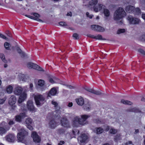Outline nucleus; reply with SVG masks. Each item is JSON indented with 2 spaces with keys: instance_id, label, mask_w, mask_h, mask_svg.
I'll use <instances>...</instances> for the list:
<instances>
[{
  "instance_id": "f257e3e1",
  "label": "nucleus",
  "mask_w": 145,
  "mask_h": 145,
  "mask_svg": "<svg viewBox=\"0 0 145 145\" xmlns=\"http://www.w3.org/2000/svg\"><path fill=\"white\" fill-rule=\"evenodd\" d=\"M28 135L27 131L24 129L21 128L17 135L18 140L22 142H24L25 140Z\"/></svg>"
},
{
  "instance_id": "f03ea898",
  "label": "nucleus",
  "mask_w": 145,
  "mask_h": 145,
  "mask_svg": "<svg viewBox=\"0 0 145 145\" xmlns=\"http://www.w3.org/2000/svg\"><path fill=\"white\" fill-rule=\"evenodd\" d=\"M36 105L39 106L42 105L45 101V98L42 95L37 94L34 97Z\"/></svg>"
},
{
  "instance_id": "7ed1b4c3",
  "label": "nucleus",
  "mask_w": 145,
  "mask_h": 145,
  "mask_svg": "<svg viewBox=\"0 0 145 145\" xmlns=\"http://www.w3.org/2000/svg\"><path fill=\"white\" fill-rule=\"evenodd\" d=\"M31 14L32 15H33L34 17L27 15H26L25 16L31 19L36 20L38 21L42 22H43V21L39 18L40 17V16L39 14L36 12H33Z\"/></svg>"
},
{
  "instance_id": "20e7f679",
  "label": "nucleus",
  "mask_w": 145,
  "mask_h": 145,
  "mask_svg": "<svg viewBox=\"0 0 145 145\" xmlns=\"http://www.w3.org/2000/svg\"><path fill=\"white\" fill-rule=\"evenodd\" d=\"M27 117V115L25 112H21L19 114L16 115L15 117L16 121L20 123L22 121V120Z\"/></svg>"
},
{
  "instance_id": "39448f33",
  "label": "nucleus",
  "mask_w": 145,
  "mask_h": 145,
  "mask_svg": "<svg viewBox=\"0 0 145 145\" xmlns=\"http://www.w3.org/2000/svg\"><path fill=\"white\" fill-rule=\"evenodd\" d=\"M31 137L33 138L34 142L36 143H39L41 139L37 133L35 131H33L31 135Z\"/></svg>"
},
{
  "instance_id": "423d86ee",
  "label": "nucleus",
  "mask_w": 145,
  "mask_h": 145,
  "mask_svg": "<svg viewBox=\"0 0 145 145\" xmlns=\"http://www.w3.org/2000/svg\"><path fill=\"white\" fill-rule=\"evenodd\" d=\"M61 126L66 128L70 127V123L68 120L65 118H63L61 120Z\"/></svg>"
},
{
  "instance_id": "0eeeda50",
  "label": "nucleus",
  "mask_w": 145,
  "mask_h": 145,
  "mask_svg": "<svg viewBox=\"0 0 145 145\" xmlns=\"http://www.w3.org/2000/svg\"><path fill=\"white\" fill-rule=\"evenodd\" d=\"M127 19L129 21L130 23L132 24H138L140 21L138 19L133 18L131 16H128L127 17Z\"/></svg>"
},
{
  "instance_id": "6e6552de",
  "label": "nucleus",
  "mask_w": 145,
  "mask_h": 145,
  "mask_svg": "<svg viewBox=\"0 0 145 145\" xmlns=\"http://www.w3.org/2000/svg\"><path fill=\"white\" fill-rule=\"evenodd\" d=\"M122 18V17L115 11L114 12L113 16V19L114 20L117 21L118 23H119L120 24H121L122 23V21L120 20L119 22V21Z\"/></svg>"
},
{
  "instance_id": "1a4fd4ad",
  "label": "nucleus",
  "mask_w": 145,
  "mask_h": 145,
  "mask_svg": "<svg viewBox=\"0 0 145 145\" xmlns=\"http://www.w3.org/2000/svg\"><path fill=\"white\" fill-rule=\"evenodd\" d=\"M79 117L76 116L72 120V124L73 126L77 127L79 124L82 123L81 122L79 121Z\"/></svg>"
},
{
  "instance_id": "9d476101",
  "label": "nucleus",
  "mask_w": 145,
  "mask_h": 145,
  "mask_svg": "<svg viewBox=\"0 0 145 145\" xmlns=\"http://www.w3.org/2000/svg\"><path fill=\"white\" fill-rule=\"evenodd\" d=\"M88 138V137L86 135L83 134L78 137V140L80 143H83L85 142Z\"/></svg>"
},
{
  "instance_id": "9b49d317",
  "label": "nucleus",
  "mask_w": 145,
  "mask_h": 145,
  "mask_svg": "<svg viewBox=\"0 0 145 145\" xmlns=\"http://www.w3.org/2000/svg\"><path fill=\"white\" fill-rule=\"evenodd\" d=\"M89 117V116L86 115H81L80 117H79V121L81 122L82 123L80 124V125H84L86 124V121L87 119Z\"/></svg>"
},
{
  "instance_id": "f8f14e48",
  "label": "nucleus",
  "mask_w": 145,
  "mask_h": 145,
  "mask_svg": "<svg viewBox=\"0 0 145 145\" xmlns=\"http://www.w3.org/2000/svg\"><path fill=\"white\" fill-rule=\"evenodd\" d=\"M116 11V12L120 14L123 18L126 15V13L125 10L122 7H120L118 8Z\"/></svg>"
},
{
  "instance_id": "ddd939ff",
  "label": "nucleus",
  "mask_w": 145,
  "mask_h": 145,
  "mask_svg": "<svg viewBox=\"0 0 145 145\" xmlns=\"http://www.w3.org/2000/svg\"><path fill=\"white\" fill-rule=\"evenodd\" d=\"M52 104L54 105L56 109V112L59 114L61 113V111L60 110V108L58 106V103L54 100L52 101Z\"/></svg>"
},
{
  "instance_id": "4468645a",
  "label": "nucleus",
  "mask_w": 145,
  "mask_h": 145,
  "mask_svg": "<svg viewBox=\"0 0 145 145\" xmlns=\"http://www.w3.org/2000/svg\"><path fill=\"white\" fill-rule=\"evenodd\" d=\"M5 138L6 140L8 142H13L14 141L15 137L12 134H9L6 136Z\"/></svg>"
},
{
  "instance_id": "2eb2a0df",
  "label": "nucleus",
  "mask_w": 145,
  "mask_h": 145,
  "mask_svg": "<svg viewBox=\"0 0 145 145\" xmlns=\"http://www.w3.org/2000/svg\"><path fill=\"white\" fill-rule=\"evenodd\" d=\"M33 101H29L27 103V106L28 110L31 111H33L35 108L33 104Z\"/></svg>"
},
{
  "instance_id": "dca6fc26",
  "label": "nucleus",
  "mask_w": 145,
  "mask_h": 145,
  "mask_svg": "<svg viewBox=\"0 0 145 145\" xmlns=\"http://www.w3.org/2000/svg\"><path fill=\"white\" fill-rule=\"evenodd\" d=\"M27 97V94L24 92L21 94L19 97L18 100V102L19 103H21L24 101Z\"/></svg>"
},
{
  "instance_id": "f3484780",
  "label": "nucleus",
  "mask_w": 145,
  "mask_h": 145,
  "mask_svg": "<svg viewBox=\"0 0 145 145\" xmlns=\"http://www.w3.org/2000/svg\"><path fill=\"white\" fill-rule=\"evenodd\" d=\"M58 125L59 123H56L54 120L50 121L49 123V127L52 129H54Z\"/></svg>"
},
{
  "instance_id": "a211bd4d",
  "label": "nucleus",
  "mask_w": 145,
  "mask_h": 145,
  "mask_svg": "<svg viewBox=\"0 0 145 145\" xmlns=\"http://www.w3.org/2000/svg\"><path fill=\"white\" fill-rule=\"evenodd\" d=\"M85 89L88 91L97 95H100L101 94V93L99 91H96L93 89L88 88H86Z\"/></svg>"
},
{
  "instance_id": "6ab92c4d",
  "label": "nucleus",
  "mask_w": 145,
  "mask_h": 145,
  "mask_svg": "<svg viewBox=\"0 0 145 145\" xmlns=\"http://www.w3.org/2000/svg\"><path fill=\"white\" fill-rule=\"evenodd\" d=\"M16 101V100L15 97L14 95H12L9 99L8 103L10 105H12L15 103Z\"/></svg>"
},
{
  "instance_id": "aec40b11",
  "label": "nucleus",
  "mask_w": 145,
  "mask_h": 145,
  "mask_svg": "<svg viewBox=\"0 0 145 145\" xmlns=\"http://www.w3.org/2000/svg\"><path fill=\"white\" fill-rule=\"evenodd\" d=\"M126 11L129 13H131L134 12L135 7L132 6L128 5L125 8Z\"/></svg>"
},
{
  "instance_id": "412c9836",
  "label": "nucleus",
  "mask_w": 145,
  "mask_h": 145,
  "mask_svg": "<svg viewBox=\"0 0 145 145\" xmlns=\"http://www.w3.org/2000/svg\"><path fill=\"white\" fill-rule=\"evenodd\" d=\"M23 91L22 89L20 87H18L16 88L14 91V94L17 95H20L22 92Z\"/></svg>"
},
{
  "instance_id": "4be33fe9",
  "label": "nucleus",
  "mask_w": 145,
  "mask_h": 145,
  "mask_svg": "<svg viewBox=\"0 0 145 145\" xmlns=\"http://www.w3.org/2000/svg\"><path fill=\"white\" fill-rule=\"evenodd\" d=\"M76 103L78 105L82 106L84 104V100L83 98L80 97L76 99Z\"/></svg>"
},
{
  "instance_id": "5701e85b",
  "label": "nucleus",
  "mask_w": 145,
  "mask_h": 145,
  "mask_svg": "<svg viewBox=\"0 0 145 145\" xmlns=\"http://www.w3.org/2000/svg\"><path fill=\"white\" fill-rule=\"evenodd\" d=\"M94 26H95V27H97V28L96 29L97 31L102 32L105 31V29L103 27H101L99 25H93L92 27Z\"/></svg>"
},
{
  "instance_id": "b1692460",
  "label": "nucleus",
  "mask_w": 145,
  "mask_h": 145,
  "mask_svg": "<svg viewBox=\"0 0 145 145\" xmlns=\"http://www.w3.org/2000/svg\"><path fill=\"white\" fill-rule=\"evenodd\" d=\"M37 64L32 62H28L27 64V67L29 69H35Z\"/></svg>"
},
{
  "instance_id": "393cba45",
  "label": "nucleus",
  "mask_w": 145,
  "mask_h": 145,
  "mask_svg": "<svg viewBox=\"0 0 145 145\" xmlns=\"http://www.w3.org/2000/svg\"><path fill=\"white\" fill-rule=\"evenodd\" d=\"M121 102L122 103L125 105H131L132 104V103L129 101L127 100H124L122 99L121 100Z\"/></svg>"
},
{
  "instance_id": "a878e982",
  "label": "nucleus",
  "mask_w": 145,
  "mask_h": 145,
  "mask_svg": "<svg viewBox=\"0 0 145 145\" xmlns=\"http://www.w3.org/2000/svg\"><path fill=\"white\" fill-rule=\"evenodd\" d=\"M56 93L57 90L56 89L54 88H53L50 90V94L52 95H54L56 94Z\"/></svg>"
},
{
  "instance_id": "bb28decb",
  "label": "nucleus",
  "mask_w": 145,
  "mask_h": 145,
  "mask_svg": "<svg viewBox=\"0 0 145 145\" xmlns=\"http://www.w3.org/2000/svg\"><path fill=\"white\" fill-rule=\"evenodd\" d=\"M4 46L6 50H10V47L11 46L10 44L7 42L4 43Z\"/></svg>"
},
{
  "instance_id": "cd10ccee",
  "label": "nucleus",
  "mask_w": 145,
  "mask_h": 145,
  "mask_svg": "<svg viewBox=\"0 0 145 145\" xmlns=\"http://www.w3.org/2000/svg\"><path fill=\"white\" fill-rule=\"evenodd\" d=\"M25 122L27 125H30L32 123V120L31 118H28L25 119Z\"/></svg>"
},
{
  "instance_id": "c85d7f7f",
  "label": "nucleus",
  "mask_w": 145,
  "mask_h": 145,
  "mask_svg": "<svg viewBox=\"0 0 145 145\" xmlns=\"http://www.w3.org/2000/svg\"><path fill=\"white\" fill-rule=\"evenodd\" d=\"M104 12L105 15L106 17L109 16L110 15L109 10L107 9H104Z\"/></svg>"
},
{
  "instance_id": "c756f323",
  "label": "nucleus",
  "mask_w": 145,
  "mask_h": 145,
  "mask_svg": "<svg viewBox=\"0 0 145 145\" xmlns=\"http://www.w3.org/2000/svg\"><path fill=\"white\" fill-rule=\"evenodd\" d=\"M95 39L102 40H105L106 39L105 38H103L101 35H98L97 36H95Z\"/></svg>"
},
{
  "instance_id": "7c9ffc66",
  "label": "nucleus",
  "mask_w": 145,
  "mask_h": 145,
  "mask_svg": "<svg viewBox=\"0 0 145 145\" xmlns=\"http://www.w3.org/2000/svg\"><path fill=\"white\" fill-rule=\"evenodd\" d=\"M12 87L11 86H9L7 88L6 91L8 93H10L12 92Z\"/></svg>"
},
{
  "instance_id": "2f4dec72",
  "label": "nucleus",
  "mask_w": 145,
  "mask_h": 145,
  "mask_svg": "<svg viewBox=\"0 0 145 145\" xmlns=\"http://www.w3.org/2000/svg\"><path fill=\"white\" fill-rule=\"evenodd\" d=\"M104 130L103 129L100 127H98L96 129V133L97 134H100L103 132Z\"/></svg>"
},
{
  "instance_id": "473e14b6",
  "label": "nucleus",
  "mask_w": 145,
  "mask_h": 145,
  "mask_svg": "<svg viewBox=\"0 0 145 145\" xmlns=\"http://www.w3.org/2000/svg\"><path fill=\"white\" fill-rule=\"evenodd\" d=\"M125 32V29H119L117 32V34L119 35L122 33H123Z\"/></svg>"
},
{
  "instance_id": "72a5a7b5",
  "label": "nucleus",
  "mask_w": 145,
  "mask_h": 145,
  "mask_svg": "<svg viewBox=\"0 0 145 145\" xmlns=\"http://www.w3.org/2000/svg\"><path fill=\"white\" fill-rule=\"evenodd\" d=\"M84 109L86 110H89L90 107L89 103H87L86 104L85 103L84 106Z\"/></svg>"
},
{
  "instance_id": "f704fd0d",
  "label": "nucleus",
  "mask_w": 145,
  "mask_h": 145,
  "mask_svg": "<svg viewBox=\"0 0 145 145\" xmlns=\"http://www.w3.org/2000/svg\"><path fill=\"white\" fill-rule=\"evenodd\" d=\"M0 57L5 63H6L7 62V61L5 59V55L3 54H0Z\"/></svg>"
},
{
  "instance_id": "c9c22d12",
  "label": "nucleus",
  "mask_w": 145,
  "mask_h": 145,
  "mask_svg": "<svg viewBox=\"0 0 145 145\" xmlns=\"http://www.w3.org/2000/svg\"><path fill=\"white\" fill-rule=\"evenodd\" d=\"M44 82L43 80L40 79L38 81V86L42 87L44 85Z\"/></svg>"
},
{
  "instance_id": "e433bc0d",
  "label": "nucleus",
  "mask_w": 145,
  "mask_h": 145,
  "mask_svg": "<svg viewBox=\"0 0 145 145\" xmlns=\"http://www.w3.org/2000/svg\"><path fill=\"white\" fill-rule=\"evenodd\" d=\"M97 2V0H91L89 2V4L90 5H93L96 4Z\"/></svg>"
},
{
  "instance_id": "4c0bfd02",
  "label": "nucleus",
  "mask_w": 145,
  "mask_h": 145,
  "mask_svg": "<svg viewBox=\"0 0 145 145\" xmlns=\"http://www.w3.org/2000/svg\"><path fill=\"white\" fill-rule=\"evenodd\" d=\"M129 112H140L139 110L135 108L129 109Z\"/></svg>"
},
{
  "instance_id": "58836bf2",
  "label": "nucleus",
  "mask_w": 145,
  "mask_h": 145,
  "mask_svg": "<svg viewBox=\"0 0 145 145\" xmlns=\"http://www.w3.org/2000/svg\"><path fill=\"white\" fill-rule=\"evenodd\" d=\"M7 131V130H5L4 128L2 127H0V134L2 135L5 133Z\"/></svg>"
},
{
  "instance_id": "ea45409f",
  "label": "nucleus",
  "mask_w": 145,
  "mask_h": 145,
  "mask_svg": "<svg viewBox=\"0 0 145 145\" xmlns=\"http://www.w3.org/2000/svg\"><path fill=\"white\" fill-rule=\"evenodd\" d=\"M110 133L113 134H115L117 132V130L113 128H111L109 131Z\"/></svg>"
},
{
  "instance_id": "a19ab883",
  "label": "nucleus",
  "mask_w": 145,
  "mask_h": 145,
  "mask_svg": "<svg viewBox=\"0 0 145 145\" xmlns=\"http://www.w3.org/2000/svg\"><path fill=\"white\" fill-rule=\"evenodd\" d=\"M36 68H35V69L43 71H44V70L41 67L39 66L38 65H37L36 66Z\"/></svg>"
},
{
  "instance_id": "79ce46f5",
  "label": "nucleus",
  "mask_w": 145,
  "mask_h": 145,
  "mask_svg": "<svg viewBox=\"0 0 145 145\" xmlns=\"http://www.w3.org/2000/svg\"><path fill=\"white\" fill-rule=\"evenodd\" d=\"M140 40L142 41H145V34L141 35L139 38Z\"/></svg>"
},
{
  "instance_id": "37998d69",
  "label": "nucleus",
  "mask_w": 145,
  "mask_h": 145,
  "mask_svg": "<svg viewBox=\"0 0 145 145\" xmlns=\"http://www.w3.org/2000/svg\"><path fill=\"white\" fill-rule=\"evenodd\" d=\"M58 133L59 134H63L65 132V130L62 129H60L57 130Z\"/></svg>"
},
{
  "instance_id": "c03bdc74",
  "label": "nucleus",
  "mask_w": 145,
  "mask_h": 145,
  "mask_svg": "<svg viewBox=\"0 0 145 145\" xmlns=\"http://www.w3.org/2000/svg\"><path fill=\"white\" fill-rule=\"evenodd\" d=\"M59 24L61 26H67V24L64 22H59Z\"/></svg>"
},
{
  "instance_id": "a18cd8bd",
  "label": "nucleus",
  "mask_w": 145,
  "mask_h": 145,
  "mask_svg": "<svg viewBox=\"0 0 145 145\" xmlns=\"http://www.w3.org/2000/svg\"><path fill=\"white\" fill-rule=\"evenodd\" d=\"M73 37L75 38V39H79V35L76 33H74L72 36Z\"/></svg>"
},
{
  "instance_id": "49530a36",
  "label": "nucleus",
  "mask_w": 145,
  "mask_h": 145,
  "mask_svg": "<svg viewBox=\"0 0 145 145\" xmlns=\"http://www.w3.org/2000/svg\"><path fill=\"white\" fill-rule=\"evenodd\" d=\"M21 57H27L26 55L25 54V53L23 52V51L21 52V53L19 54Z\"/></svg>"
},
{
  "instance_id": "de8ad7c7",
  "label": "nucleus",
  "mask_w": 145,
  "mask_h": 145,
  "mask_svg": "<svg viewBox=\"0 0 145 145\" xmlns=\"http://www.w3.org/2000/svg\"><path fill=\"white\" fill-rule=\"evenodd\" d=\"M60 84L66 86L67 87H68L70 89H73L74 88L73 86H71V85H68L67 84H63V83H60Z\"/></svg>"
},
{
  "instance_id": "09e8293b",
  "label": "nucleus",
  "mask_w": 145,
  "mask_h": 145,
  "mask_svg": "<svg viewBox=\"0 0 145 145\" xmlns=\"http://www.w3.org/2000/svg\"><path fill=\"white\" fill-rule=\"evenodd\" d=\"M49 81L51 83H57V81L56 80H54L53 78H50L49 79Z\"/></svg>"
},
{
  "instance_id": "8fccbe9b",
  "label": "nucleus",
  "mask_w": 145,
  "mask_h": 145,
  "mask_svg": "<svg viewBox=\"0 0 145 145\" xmlns=\"http://www.w3.org/2000/svg\"><path fill=\"white\" fill-rule=\"evenodd\" d=\"M138 51L142 54L145 55V51L141 49H139L138 50Z\"/></svg>"
},
{
  "instance_id": "3c124183",
  "label": "nucleus",
  "mask_w": 145,
  "mask_h": 145,
  "mask_svg": "<svg viewBox=\"0 0 145 145\" xmlns=\"http://www.w3.org/2000/svg\"><path fill=\"white\" fill-rule=\"evenodd\" d=\"M86 15L88 17H89L90 18H91L93 16L92 14L90 15L89 13L88 12H86Z\"/></svg>"
},
{
  "instance_id": "603ef678",
  "label": "nucleus",
  "mask_w": 145,
  "mask_h": 145,
  "mask_svg": "<svg viewBox=\"0 0 145 145\" xmlns=\"http://www.w3.org/2000/svg\"><path fill=\"white\" fill-rule=\"evenodd\" d=\"M0 37L2 38L5 39L6 40H7L8 39V38L5 36L0 33Z\"/></svg>"
},
{
  "instance_id": "864d4df0",
  "label": "nucleus",
  "mask_w": 145,
  "mask_h": 145,
  "mask_svg": "<svg viewBox=\"0 0 145 145\" xmlns=\"http://www.w3.org/2000/svg\"><path fill=\"white\" fill-rule=\"evenodd\" d=\"M6 100L5 99H0V104H3Z\"/></svg>"
},
{
  "instance_id": "5fc2aeb1",
  "label": "nucleus",
  "mask_w": 145,
  "mask_h": 145,
  "mask_svg": "<svg viewBox=\"0 0 145 145\" xmlns=\"http://www.w3.org/2000/svg\"><path fill=\"white\" fill-rule=\"evenodd\" d=\"M104 6L102 4H99L98 8L99 10H100L102 8H104Z\"/></svg>"
},
{
  "instance_id": "6e6d98bb",
  "label": "nucleus",
  "mask_w": 145,
  "mask_h": 145,
  "mask_svg": "<svg viewBox=\"0 0 145 145\" xmlns=\"http://www.w3.org/2000/svg\"><path fill=\"white\" fill-rule=\"evenodd\" d=\"M27 127L29 130H32L33 129V127L31 126L30 125H27Z\"/></svg>"
},
{
  "instance_id": "4d7b16f0",
  "label": "nucleus",
  "mask_w": 145,
  "mask_h": 145,
  "mask_svg": "<svg viewBox=\"0 0 145 145\" xmlns=\"http://www.w3.org/2000/svg\"><path fill=\"white\" fill-rule=\"evenodd\" d=\"M16 50L18 53L19 54H20V53H21V52H22V51L21 50L20 48L19 47H17V48H16Z\"/></svg>"
},
{
  "instance_id": "13d9d810",
  "label": "nucleus",
  "mask_w": 145,
  "mask_h": 145,
  "mask_svg": "<svg viewBox=\"0 0 145 145\" xmlns=\"http://www.w3.org/2000/svg\"><path fill=\"white\" fill-rule=\"evenodd\" d=\"M134 11H135L137 12H140V10L138 8H135V9L134 10Z\"/></svg>"
},
{
  "instance_id": "bf43d9fd",
  "label": "nucleus",
  "mask_w": 145,
  "mask_h": 145,
  "mask_svg": "<svg viewBox=\"0 0 145 145\" xmlns=\"http://www.w3.org/2000/svg\"><path fill=\"white\" fill-rule=\"evenodd\" d=\"M93 121L95 123H99L100 122V121L99 119L94 120Z\"/></svg>"
},
{
  "instance_id": "052dcab7",
  "label": "nucleus",
  "mask_w": 145,
  "mask_h": 145,
  "mask_svg": "<svg viewBox=\"0 0 145 145\" xmlns=\"http://www.w3.org/2000/svg\"><path fill=\"white\" fill-rule=\"evenodd\" d=\"M87 36L88 37L90 38H93V39H95V36L93 35H91L90 34H88L87 35Z\"/></svg>"
},
{
  "instance_id": "680f3d73",
  "label": "nucleus",
  "mask_w": 145,
  "mask_h": 145,
  "mask_svg": "<svg viewBox=\"0 0 145 145\" xmlns=\"http://www.w3.org/2000/svg\"><path fill=\"white\" fill-rule=\"evenodd\" d=\"M125 144L126 145H134L132 144V142L131 141H129L126 143Z\"/></svg>"
},
{
  "instance_id": "e2e57ef3",
  "label": "nucleus",
  "mask_w": 145,
  "mask_h": 145,
  "mask_svg": "<svg viewBox=\"0 0 145 145\" xmlns=\"http://www.w3.org/2000/svg\"><path fill=\"white\" fill-rule=\"evenodd\" d=\"M93 8L94 11L96 12H98V11L99 10L98 8H97V7H94Z\"/></svg>"
},
{
  "instance_id": "0e129e2a",
  "label": "nucleus",
  "mask_w": 145,
  "mask_h": 145,
  "mask_svg": "<svg viewBox=\"0 0 145 145\" xmlns=\"http://www.w3.org/2000/svg\"><path fill=\"white\" fill-rule=\"evenodd\" d=\"M14 124V122L13 121H10L8 122V124L10 125H12Z\"/></svg>"
},
{
  "instance_id": "69168bd1",
  "label": "nucleus",
  "mask_w": 145,
  "mask_h": 145,
  "mask_svg": "<svg viewBox=\"0 0 145 145\" xmlns=\"http://www.w3.org/2000/svg\"><path fill=\"white\" fill-rule=\"evenodd\" d=\"M65 142L63 141H61L58 144L59 145H63L62 144H64Z\"/></svg>"
},
{
  "instance_id": "338daca9",
  "label": "nucleus",
  "mask_w": 145,
  "mask_h": 145,
  "mask_svg": "<svg viewBox=\"0 0 145 145\" xmlns=\"http://www.w3.org/2000/svg\"><path fill=\"white\" fill-rule=\"evenodd\" d=\"M72 105L73 104L72 102L69 103L68 106L69 107H71L72 106Z\"/></svg>"
},
{
  "instance_id": "774afa93",
  "label": "nucleus",
  "mask_w": 145,
  "mask_h": 145,
  "mask_svg": "<svg viewBox=\"0 0 145 145\" xmlns=\"http://www.w3.org/2000/svg\"><path fill=\"white\" fill-rule=\"evenodd\" d=\"M142 17L144 20H145V14H142Z\"/></svg>"
}]
</instances>
